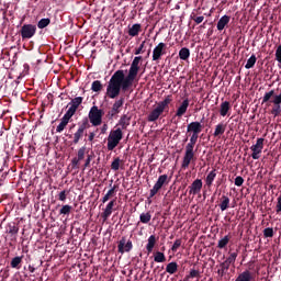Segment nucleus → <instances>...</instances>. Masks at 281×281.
Instances as JSON below:
<instances>
[{"instance_id":"obj_1","label":"nucleus","mask_w":281,"mask_h":281,"mask_svg":"<svg viewBox=\"0 0 281 281\" xmlns=\"http://www.w3.org/2000/svg\"><path fill=\"white\" fill-rule=\"evenodd\" d=\"M143 56H135L127 75H125L123 69H117L111 76L105 92L109 99H116L120 97L121 92H127L133 87L140 71Z\"/></svg>"},{"instance_id":"obj_2","label":"nucleus","mask_w":281,"mask_h":281,"mask_svg":"<svg viewBox=\"0 0 281 281\" xmlns=\"http://www.w3.org/2000/svg\"><path fill=\"white\" fill-rule=\"evenodd\" d=\"M262 104H267L270 106L272 104V109L270 113L277 117L281 114V89L279 93H276L274 89H271L265 93L262 97Z\"/></svg>"},{"instance_id":"obj_3","label":"nucleus","mask_w":281,"mask_h":281,"mask_svg":"<svg viewBox=\"0 0 281 281\" xmlns=\"http://www.w3.org/2000/svg\"><path fill=\"white\" fill-rule=\"evenodd\" d=\"M170 103H172V94H168L164 100L157 102L156 106L148 113L147 122L154 123L157 122L164 112H168L170 109Z\"/></svg>"},{"instance_id":"obj_4","label":"nucleus","mask_w":281,"mask_h":281,"mask_svg":"<svg viewBox=\"0 0 281 281\" xmlns=\"http://www.w3.org/2000/svg\"><path fill=\"white\" fill-rule=\"evenodd\" d=\"M124 134L121 127H117L116 130H111L109 136H108V145L106 148L109 151H113L123 139Z\"/></svg>"},{"instance_id":"obj_5","label":"nucleus","mask_w":281,"mask_h":281,"mask_svg":"<svg viewBox=\"0 0 281 281\" xmlns=\"http://www.w3.org/2000/svg\"><path fill=\"white\" fill-rule=\"evenodd\" d=\"M104 110L100 109L98 105H92L88 119L92 126H101L103 123Z\"/></svg>"},{"instance_id":"obj_6","label":"nucleus","mask_w":281,"mask_h":281,"mask_svg":"<svg viewBox=\"0 0 281 281\" xmlns=\"http://www.w3.org/2000/svg\"><path fill=\"white\" fill-rule=\"evenodd\" d=\"M91 127L89 119H82L80 123H78V130L75 132L72 136V144L78 145L80 140L85 137L87 130Z\"/></svg>"},{"instance_id":"obj_7","label":"nucleus","mask_w":281,"mask_h":281,"mask_svg":"<svg viewBox=\"0 0 281 281\" xmlns=\"http://www.w3.org/2000/svg\"><path fill=\"white\" fill-rule=\"evenodd\" d=\"M37 26L35 24H23L20 30L22 41L31 40L36 35Z\"/></svg>"},{"instance_id":"obj_8","label":"nucleus","mask_w":281,"mask_h":281,"mask_svg":"<svg viewBox=\"0 0 281 281\" xmlns=\"http://www.w3.org/2000/svg\"><path fill=\"white\" fill-rule=\"evenodd\" d=\"M168 183H170V180H168V176L166 173L159 176L157 182L154 184L153 189L149 192V198L153 199L154 196H156L164 188V186H168Z\"/></svg>"},{"instance_id":"obj_9","label":"nucleus","mask_w":281,"mask_h":281,"mask_svg":"<svg viewBox=\"0 0 281 281\" xmlns=\"http://www.w3.org/2000/svg\"><path fill=\"white\" fill-rule=\"evenodd\" d=\"M194 160V147L186 146L184 156L182 158L181 169L186 170L190 167V164Z\"/></svg>"},{"instance_id":"obj_10","label":"nucleus","mask_w":281,"mask_h":281,"mask_svg":"<svg viewBox=\"0 0 281 281\" xmlns=\"http://www.w3.org/2000/svg\"><path fill=\"white\" fill-rule=\"evenodd\" d=\"M166 43H158V45H156L153 50V61H159L162 58V56L166 55Z\"/></svg>"},{"instance_id":"obj_11","label":"nucleus","mask_w":281,"mask_h":281,"mask_svg":"<svg viewBox=\"0 0 281 281\" xmlns=\"http://www.w3.org/2000/svg\"><path fill=\"white\" fill-rule=\"evenodd\" d=\"M134 248L133 241L127 240L126 237H122L117 245V251L122 255L132 251Z\"/></svg>"},{"instance_id":"obj_12","label":"nucleus","mask_w":281,"mask_h":281,"mask_svg":"<svg viewBox=\"0 0 281 281\" xmlns=\"http://www.w3.org/2000/svg\"><path fill=\"white\" fill-rule=\"evenodd\" d=\"M265 138H257L256 145H251L250 150L252 151L251 157L252 159L257 160L260 158V154L263 148Z\"/></svg>"},{"instance_id":"obj_13","label":"nucleus","mask_w":281,"mask_h":281,"mask_svg":"<svg viewBox=\"0 0 281 281\" xmlns=\"http://www.w3.org/2000/svg\"><path fill=\"white\" fill-rule=\"evenodd\" d=\"M83 103V97H75L71 99V101L67 104L68 111L70 113L76 114L80 105Z\"/></svg>"},{"instance_id":"obj_14","label":"nucleus","mask_w":281,"mask_h":281,"mask_svg":"<svg viewBox=\"0 0 281 281\" xmlns=\"http://www.w3.org/2000/svg\"><path fill=\"white\" fill-rule=\"evenodd\" d=\"M202 189H203V180L196 178V180H194L192 184H190L189 187V194L196 195L201 193Z\"/></svg>"},{"instance_id":"obj_15","label":"nucleus","mask_w":281,"mask_h":281,"mask_svg":"<svg viewBox=\"0 0 281 281\" xmlns=\"http://www.w3.org/2000/svg\"><path fill=\"white\" fill-rule=\"evenodd\" d=\"M189 106H190V100L187 98L178 106L175 116L176 117H183V115H186V113L188 112Z\"/></svg>"},{"instance_id":"obj_16","label":"nucleus","mask_w":281,"mask_h":281,"mask_svg":"<svg viewBox=\"0 0 281 281\" xmlns=\"http://www.w3.org/2000/svg\"><path fill=\"white\" fill-rule=\"evenodd\" d=\"M187 132L201 134V132H203V125L199 123V121H192V123H189V125H187Z\"/></svg>"},{"instance_id":"obj_17","label":"nucleus","mask_w":281,"mask_h":281,"mask_svg":"<svg viewBox=\"0 0 281 281\" xmlns=\"http://www.w3.org/2000/svg\"><path fill=\"white\" fill-rule=\"evenodd\" d=\"M115 205H116V200H113V201L108 203L105 210L101 214V217L103 218V221H108L111 217V215L113 214V209H114Z\"/></svg>"},{"instance_id":"obj_18","label":"nucleus","mask_w":281,"mask_h":281,"mask_svg":"<svg viewBox=\"0 0 281 281\" xmlns=\"http://www.w3.org/2000/svg\"><path fill=\"white\" fill-rule=\"evenodd\" d=\"M229 111H232V103L229 101H223L220 105V114L222 117L229 115Z\"/></svg>"},{"instance_id":"obj_19","label":"nucleus","mask_w":281,"mask_h":281,"mask_svg":"<svg viewBox=\"0 0 281 281\" xmlns=\"http://www.w3.org/2000/svg\"><path fill=\"white\" fill-rule=\"evenodd\" d=\"M132 116L130 115V112L122 114L119 125L122 127V130H127V127L131 125Z\"/></svg>"},{"instance_id":"obj_20","label":"nucleus","mask_w":281,"mask_h":281,"mask_svg":"<svg viewBox=\"0 0 281 281\" xmlns=\"http://www.w3.org/2000/svg\"><path fill=\"white\" fill-rule=\"evenodd\" d=\"M229 21H232V16L225 14L217 22V31H223L227 25H229Z\"/></svg>"},{"instance_id":"obj_21","label":"nucleus","mask_w":281,"mask_h":281,"mask_svg":"<svg viewBox=\"0 0 281 281\" xmlns=\"http://www.w3.org/2000/svg\"><path fill=\"white\" fill-rule=\"evenodd\" d=\"M140 32H142V24L140 23H135L131 27H128V35L131 37H137Z\"/></svg>"},{"instance_id":"obj_22","label":"nucleus","mask_w":281,"mask_h":281,"mask_svg":"<svg viewBox=\"0 0 281 281\" xmlns=\"http://www.w3.org/2000/svg\"><path fill=\"white\" fill-rule=\"evenodd\" d=\"M158 238L155 235L149 236L148 243L146 245V250L151 254L157 245Z\"/></svg>"},{"instance_id":"obj_23","label":"nucleus","mask_w":281,"mask_h":281,"mask_svg":"<svg viewBox=\"0 0 281 281\" xmlns=\"http://www.w3.org/2000/svg\"><path fill=\"white\" fill-rule=\"evenodd\" d=\"M124 104H125V98L121 97L114 101V103L112 104V109L117 113H121Z\"/></svg>"},{"instance_id":"obj_24","label":"nucleus","mask_w":281,"mask_h":281,"mask_svg":"<svg viewBox=\"0 0 281 281\" xmlns=\"http://www.w3.org/2000/svg\"><path fill=\"white\" fill-rule=\"evenodd\" d=\"M20 232V227L16 225V223H9L7 225V233L16 236ZM14 240H16V237H14Z\"/></svg>"},{"instance_id":"obj_25","label":"nucleus","mask_w":281,"mask_h":281,"mask_svg":"<svg viewBox=\"0 0 281 281\" xmlns=\"http://www.w3.org/2000/svg\"><path fill=\"white\" fill-rule=\"evenodd\" d=\"M254 280V276L251 272H249L248 270L241 272L235 281H252Z\"/></svg>"},{"instance_id":"obj_26","label":"nucleus","mask_w":281,"mask_h":281,"mask_svg":"<svg viewBox=\"0 0 281 281\" xmlns=\"http://www.w3.org/2000/svg\"><path fill=\"white\" fill-rule=\"evenodd\" d=\"M116 190H117V187H116V184H114V187H113L111 190H109L108 193L102 198L101 202H102L103 204H105L106 202H109L110 199H112V198L115 195Z\"/></svg>"},{"instance_id":"obj_27","label":"nucleus","mask_w":281,"mask_h":281,"mask_svg":"<svg viewBox=\"0 0 281 281\" xmlns=\"http://www.w3.org/2000/svg\"><path fill=\"white\" fill-rule=\"evenodd\" d=\"M215 179H216V169H213L212 171H210V173H207L205 178L206 186L210 188L214 183Z\"/></svg>"},{"instance_id":"obj_28","label":"nucleus","mask_w":281,"mask_h":281,"mask_svg":"<svg viewBox=\"0 0 281 281\" xmlns=\"http://www.w3.org/2000/svg\"><path fill=\"white\" fill-rule=\"evenodd\" d=\"M227 128V125H225V123H218V125H216L215 127V132H214V137H218L223 134H225V130Z\"/></svg>"},{"instance_id":"obj_29","label":"nucleus","mask_w":281,"mask_h":281,"mask_svg":"<svg viewBox=\"0 0 281 281\" xmlns=\"http://www.w3.org/2000/svg\"><path fill=\"white\" fill-rule=\"evenodd\" d=\"M119 112L116 110H114L113 108H111L108 113L105 114V119L109 121V122H112L114 120H116L119 117Z\"/></svg>"},{"instance_id":"obj_30","label":"nucleus","mask_w":281,"mask_h":281,"mask_svg":"<svg viewBox=\"0 0 281 281\" xmlns=\"http://www.w3.org/2000/svg\"><path fill=\"white\" fill-rule=\"evenodd\" d=\"M52 23V20L49 18H43L37 22V29L44 30L47 26H49Z\"/></svg>"},{"instance_id":"obj_31","label":"nucleus","mask_w":281,"mask_h":281,"mask_svg":"<svg viewBox=\"0 0 281 281\" xmlns=\"http://www.w3.org/2000/svg\"><path fill=\"white\" fill-rule=\"evenodd\" d=\"M220 209L222 212H225V211H227V209H229V198L228 196H226V195L222 196Z\"/></svg>"},{"instance_id":"obj_32","label":"nucleus","mask_w":281,"mask_h":281,"mask_svg":"<svg viewBox=\"0 0 281 281\" xmlns=\"http://www.w3.org/2000/svg\"><path fill=\"white\" fill-rule=\"evenodd\" d=\"M179 270V265L177 262H170L166 267V272L169 274H175Z\"/></svg>"},{"instance_id":"obj_33","label":"nucleus","mask_w":281,"mask_h":281,"mask_svg":"<svg viewBox=\"0 0 281 281\" xmlns=\"http://www.w3.org/2000/svg\"><path fill=\"white\" fill-rule=\"evenodd\" d=\"M179 57H180L181 60H188L190 58V48L182 47L179 50Z\"/></svg>"},{"instance_id":"obj_34","label":"nucleus","mask_w":281,"mask_h":281,"mask_svg":"<svg viewBox=\"0 0 281 281\" xmlns=\"http://www.w3.org/2000/svg\"><path fill=\"white\" fill-rule=\"evenodd\" d=\"M22 262H23V257H15L11 260L10 266L13 269H21Z\"/></svg>"},{"instance_id":"obj_35","label":"nucleus","mask_w":281,"mask_h":281,"mask_svg":"<svg viewBox=\"0 0 281 281\" xmlns=\"http://www.w3.org/2000/svg\"><path fill=\"white\" fill-rule=\"evenodd\" d=\"M102 89H103V83H102L101 80H94V81H92V83H91V90H92L93 92H100V91H102Z\"/></svg>"},{"instance_id":"obj_36","label":"nucleus","mask_w":281,"mask_h":281,"mask_svg":"<svg viewBox=\"0 0 281 281\" xmlns=\"http://www.w3.org/2000/svg\"><path fill=\"white\" fill-rule=\"evenodd\" d=\"M154 261L157 263L166 262V255H164L161 251H156L154 255Z\"/></svg>"},{"instance_id":"obj_37","label":"nucleus","mask_w":281,"mask_h":281,"mask_svg":"<svg viewBox=\"0 0 281 281\" xmlns=\"http://www.w3.org/2000/svg\"><path fill=\"white\" fill-rule=\"evenodd\" d=\"M196 142H199V134L192 133L190 142L187 144V146L189 148H194V146H196Z\"/></svg>"},{"instance_id":"obj_38","label":"nucleus","mask_w":281,"mask_h":281,"mask_svg":"<svg viewBox=\"0 0 281 281\" xmlns=\"http://www.w3.org/2000/svg\"><path fill=\"white\" fill-rule=\"evenodd\" d=\"M74 115L75 114L72 112L67 110L60 122L67 126L69 124L70 120L74 117Z\"/></svg>"},{"instance_id":"obj_39","label":"nucleus","mask_w":281,"mask_h":281,"mask_svg":"<svg viewBox=\"0 0 281 281\" xmlns=\"http://www.w3.org/2000/svg\"><path fill=\"white\" fill-rule=\"evenodd\" d=\"M151 218H153V216L150 213H143L139 215V221L143 224H149Z\"/></svg>"},{"instance_id":"obj_40","label":"nucleus","mask_w":281,"mask_h":281,"mask_svg":"<svg viewBox=\"0 0 281 281\" xmlns=\"http://www.w3.org/2000/svg\"><path fill=\"white\" fill-rule=\"evenodd\" d=\"M231 239H232V237L225 236L224 238L218 240L217 248L224 249L225 247H227V245L229 244Z\"/></svg>"},{"instance_id":"obj_41","label":"nucleus","mask_w":281,"mask_h":281,"mask_svg":"<svg viewBox=\"0 0 281 281\" xmlns=\"http://www.w3.org/2000/svg\"><path fill=\"white\" fill-rule=\"evenodd\" d=\"M221 269L217 271V273L221 276V277H225V274L227 273V270H229V265L227 262H222L220 265Z\"/></svg>"},{"instance_id":"obj_42","label":"nucleus","mask_w":281,"mask_h":281,"mask_svg":"<svg viewBox=\"0 0 281 281\" xmlns=\"http://www.w3.org/2000/svg\"><path fill=\"white\" fill-rule=\"evenodd\" d=\"M256 61H257V57L255 56V54H252V55L247 59V64L245 65V68H246V69H251V68H254Z\"/></svg>"},{"instance_id":"obj_43","label":"nucleus","mask_w":281,"mask_h":281,"mask_svg":"<svg viewBox=\"0 0 281 281\" xmlns=\"http://www.w3.org/2000/svg\"><path fill=\"white\" fill-rule=\"evenodd\" d=\"M122 162L123 160H121V158H114V160L111 162V169L113 171H119Z\"/></svg>"},{"instance_id":"obj_44","label":"nucleus","mask_w":281,"mask_h":281,"mask_svg":"<svg viewBox=\"0 0 281 281\" xmlns=\"http://www.w3.org/2000/svg\"><path fill=\"white\" fill-rule=\"evenodd\" d=\"M86 154H87V147L86 145H83L82 147H80L77 151V158L80 159L81 161L86 158Z\"/></svg>"},{"instance_id":"obj_45","label":"nucleus","mask_w":281,"mask_h":281,"mask_svg":"<svg viewBox=\"0 0 281 281\" xmlns=\"http://www.w3.org/2000/svg\"><path fill=\"white\" fill-rule=\"evenodd\" d=\"M71 211H72V206L70 205H64L60 211H59V214L60 215H70L71 214Z\"/></svg>"},{"instance_id":"obj_46","label":"nucleus","mask_w":281,"mask_h":281,"mask_svg":"<svg viewBox=\"0 0 281 281\" xmlns=\"http://www.w3.org/2000/svg\"><path fill=\"white\" fill-rule=\"evenodd\" d=\"M237 256H238L237 252H233L224 262L227 263L228 266L234 265L236 262Z\"/></svg>"},{"instance_id":"obj_47","label":"nucleus","mask_w":281,"mask_h":281,"mask_svg":"<svg viewBox=\"0 0 281 281\" xmlns=\"http://www.w3.org/2000/svg\"><path fill=\"white\" fill-rule=\"evenodd\" d=\"M191 19L199 25L203 23V21L205 20V16L203 15L196 16V14L192 13Z\"/></svg>"},{"instance_id":"obj_48","label":"nucleus","mask_w":281,"mask_h":281,"mask_svg":"<svg viewBox=\"0 0 281 281\" xmlns=\"http://www.w3.org/2000/svg\"><path fill=\"white\" fill-rule=\"evenodd\" d=\"M93 157H94V154L87 155V158H86L85 165H83L85 168H90Z\"/></svg>"},{"instance_id":"obj_49","label":"nucleus","mask_w":281,"mask_h":281,"mask_svg":"<svg viewBox=\"0 0 281 281\" xmlns=\"http://www.w3.org/2000/svg\"><path fill=\"white\" fill-rule=\"evenodd\" d=\"M145 45H146V41H143L139 45L138 48L135 49V55H140V54H144L145 53Z\"/></svg>"},{"instance_id":"obj_50","label":"nucleus","mask_w":281,"mask_h":281,"mask_svg":"<svg viewBox=\"0 0 281 281\" xmlns=\"http://www.w3.org/2000/svg\"><path fill=\"white\" fill-rule=\"evenodd\" d=\"M273 234H274L273 228L268 227L263 231L265 238H272Z\"/></svg>"},{"instance_id":"obj_51","label":"nucleus","mask_w":281,"mask_h":281,"mask_svg":"<svg viewBox=\"0 0 281 281\" xmlns=\"http://www.w3.org/2000/svg\"><path fill=\"white\" fill-rule=\"evenodd\" d=\"M189 278H191V279L201 278V271L191 269L190 273H189Z\"/></svg>"},{"instance_id":"obj_52","label":"nucleus","mask_w":281,"mask_h":281,"mask_svg":"<svg viewBox=\"0 0 281 281\" xmlns=\"http://www.w3.org/2000/svg\"><path fill=\"white\" fill-rule=\"evenodd\" d=\"M182 240L181 239H177L173 243V246L171 247V251L172 252H177V250L179 249V247H181Z\"/></svg>"},{"instance_id":"obj_53","label":"nucleus","mask_w":281,"mask_h":281,"mask_svg":"<svg viewBox=\"0 0 281 281\" xmlns=\"http://www.w3.org/2000/svg\"><path fill=\"white\" fill-rule=\"evenodd\" d=\"M276 60L281 64V45H278L277 46V49H276Z\"/></svg>"},{"instance_id":"obj_54","label":"nucleus","mask_w":281,"mask_h":281,"mask_svg":"<svg viewBox=\"0 0 281 281\" xmlns=\"http://www.w3.org/2000/svg\"><path fill=\"white\" fill-rule=\"evenodd\" d=\"M67 127V125H65V123H59V125H57L56 127V133H63L65 131V128Z\"/></svg>"},{"instance_id":"obj_55","label":"nucleus","mask_w":281,"mask_h":281,"mask_svg":"<svg viewBox=\"0 0 281 281\" xmlns=\"http://www.w3.org/2000/svg\"><path fill=\"white\" fill-rule=\"evenodd\" d=\"M81 160L79 159V158H72V160H71V165H72V169H79V162H80Z\"/></svg>"},{"instance_id":"obj_56","label":"nucleus","mask_w":281,"mask_h":281,"mask_svg":"<svg viewBox=\"0 0 281 281\" xmlns=\"http://www.w3.org/2000/svg\"><path fill=\"white\" fill-rule=\"evenodd\" d=\"M243 183H244V178H241V176H237V177L235 178V186H236V187H241Z\"/></svg>"},{"instance_id":"obj_57","label":"nucleus","mask_w":281,"mask_h":281,"mask_svg":"<svg viewBox=\"0 0 281 281\" xmlns=\"http://www.w3.org/2000/svg\"><path fill=\"white\" fill-rule=\"evenodd\" d=\"M58 200L65 202L67 200V191H63L58 194Z\"/></svg>"},{"instance_id":"obj_58","label":"nucleus","mask_w":281,"mask_h":281,"mask_svg":"<svg viewBox=\"0 0 281 281\" xmlns=\"http://www.w3.org/2000/svg\"><path fill=\"white\" fill-rule=\"evenodd\" d=\"M276 212L279 214L281 212V194L278 198L277 206H276Z\"/></svg>"},{"instance_id":"obj_59","label":"nucleus","mask_w":281,"mask_h":281,"mask_svg":"<svg viewBox=\"0 0 281 281\" xmlns=\"http://www.w3.org/2000/svg\"><path fill=\"white\" fill-rule=\"evenodd\" d=\"M95 139V132H90L88 136L89 142H93Z\"/></svg>"},{"instance_id":"obj_60","label":"nucleus","mask_w":281,"mask_h":281,"mask_svg":"<svg viewBox=\"0 0 281 281\" xmlns=\"http://www.w3.org/2000/svg\"><path fill=\"white\" fill-rule=\"evenodd\" d=\"M108 130H109V125H106V123H104V125H102V127H101V134H105Z\"/></svg>"},{"instance_id":"obj_61","label":"nucleus","mask_w":281,"mask_h":281,"mask_svg":"<svg viewBox=\"0 0 281 281\" xmlns=\"http://www.w3.org/2000/svg\"><path fill=\"white\" fill-rule=\"evenodd\" d=\"M29 270H30L31 273H34V272H35V268L32 267V266L29 267Z\"/></svg>"},{"instance_id":"obj_62","label":"nucleus","mask_w":281,"mask_h":281,"mask_svg":"<svg viewBox=\"0 0 281 281\" xmlns=\"http://www.w3.org/2000/svg\"><path fill=\"white\" fill-rule=\"evenodd\" d=\"M191 278L190 276H186V278L183 279V281H189Z\"/></svg>"},{"instance_id":"obj_63","label":"nucleus","mask_w":281,"mask_h":281,"mask_svg":"<svg viewBox=\"0 0 281 281\" xmlns=\"http://www.w3.org/2000/svg\"><path fill=\"white\" fill-rule=\"evenodd\" d=\"M151 54V49H148L147 57H149Z\"/></svg>"},{"instance_id":"obj_64","label":"nucleus","mask_w":281,"mask_h":281,"mask_svg":"<svg viewBox=\"0 0 281 281\" xmlns=\"http://www.w3.org/2000/svg\"><path fill=\"white\" fill-rule=\"evenodd\" d=\"M184 142H188V138Z\"/></svg>"}]
</instances>
